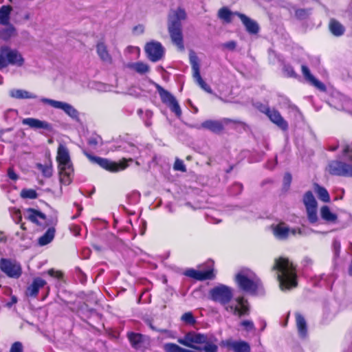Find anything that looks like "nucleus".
Wrapping results in <instances>:
<instances>
[{
  "instance_id": "nucleus-1",
  "label": "nucleus",
  "mask_w": 352,
  "mask_h": 352,
  "mask_svg": "<svg viewBox=\"0 0 352 352\" xmlns=\"http://www.w3.org/2000/svg\"><path fill=\"white\" fill-rule=\"evenodd\" d=\"M209 295L212 300L220 303L228 313L239 317L249 314L248 302L243 297L236 298V304L230 303L233 293L228 286L225 285L216 286L209 291Z\"/></svg>"
},
{
  "instance_id": "nucleus-2",
  "label": "nucleus",
  "mask_w": 352,
  "mask_h": 352,
  "mask_svg": "<svg viewBox=\"0 0 352 352\" xmlns=\"http://www.w3.org/2000/svg\"><path fill=\"white\" fill-rule=\"evenodd\" d=\"M272 270L276 271L277 279L281 290H289L297 287L296 267L287 258H276Z\"/></svg>"
},
{
  "instance_id": "nucleus-3",
  "label": "nucleus",
  "mask_w": 352,
  "mask_h": 352,
  "mask_svg": "<svg viewBox=\"0 0 352 352\" xmlns=\"http://www.w3.org/2000/svg\"><path fill=\"white\" fill-rule=\"evenodd\" d=\"M186 17L185 10L182 8L170 10L168 16V30L171 41L181 51L184 50L181 21Z\"/></svg>"
},
{
  "instance_id": "nucleus-4",
  "label": "nucleus",
  "mask_w": 352,
  "mask_h": 352,
  "mask_svg": "<svg viewBox=\"0 0 352 352\" xmlns=\"http://www.w3.org/2000/svg\"><path fill=\"white\" fill-rule=\"evenodd\" d=\"M58 164L60 181L65 185H69L73 179L74 168L68 148L63 144H60L56 155Z\"/></svg>"
},
{
  "instance_id": "nucleus-5",
  "label": "nucleus",
  "mask_w": 352,
  "mask_h": 352,
  "mask_svg": "<svg viewBox=\"0 0 352 352\" xmlns=\"http://www.w3.org/2000/svg\"><path fill=\"white\" fill-rule=\"evenodd\" d=\"M236 281L242 290L251 294H256L261 287V280L249 270L239 272L236 276Z\"/></svg>"
},
{
  "instance_id": "nucleus-6",
  "label": "nucleus",
  "mask_w": 352,
  "mask_h": 352,
  "mask_svg": "<svg viewBox=\"0 0 352 352\" xmlns=\"http://www.w3.org/2000/svg\"><path fill=\"white\" fill-rule=\"evenodd\" d=\"M25 63V58L21 53L16 49H12L8 45L0 47V69L8 65L22 67Z\"/></svg>"
},
{
  "instance_id": "nucleus-7",
  "label": "nucleus",
  "mask_w": 352,
  "mask_h": 352,
  "mask_svg": "<svg viewBox=\"0 0 352 352\" xmlns=\"http://www.w3.org/2000/svg\"><path fill=\"white\" fill-rule=\"evenodd\" d=\"M84 153L91 162L97 164L100 167L111 172H118L124 170L128 167L127 162L133 161L131 158L129 160L123 159L121 162L117 163L106 158L93 156L86 151H84Z\"/></svg>"
},
{
  "instance_id": "nucleus-8",
  "label": "nucleus",
  "mask_w": 352,
  "mask_h": 352,
  "mask_svg": "<svg viewBox=\"0 0 352 352\" xmlns=\"http://www.w3.org/2000/svg\"><path fill=\"white\" fill-rule=\"evenodd\" d=\"M0 270L8 278L18 279L23 273L21 263L15 259L1 258L0 259Z\"/></svg>"
},
{
  "instance_id": "nucleus-9",
  "label": "nucleus",
  "mask_w": 352,
  "mask_h": 352,
  "mask_svg": "<svg viewBox=\"0 0 352 352\" xmlns=\"http://www.w3.org/2000/svg\"><path fill=\"white\" fill-rule=\"evenodd\" d=\"M206 334L197 333L193 331L186 333L184 337L179 338L177 342L186 346L196 349L201 350V345L206 342Z\"/></svg>"
},
{
  "instance_id": "nucleus-10",
  "label": "nucleus",
  "mask_w": 352,
  "mask_h": 352,
  "mask_svg": "<svg viewBox=\"0 0 352 352\" xmlns=\"http://www.w3.org/2000/svg\"><path fill=\"white\" fill-rule=\"evenodd\" d=\"M189 60L192 67V77L199 86L209 94L212 93L211 87L203 80L200 74L199 60L193 50L189 52Z\"/></svg>"
},
{
  "instance_id": "nucleus-11",
  "label": "nucleus",
  "mask_w": 352,
  "mask_h": 352,
  "mask_svg": "<svg viewBox=\"0 0 352 352\" xmlns=\"http://www.w3.org/2000/svg\"><path fill=\"white\" fill-rule=\"evenodd\" d=\"M156 89L162 102L168 106L177 118H180L182 116V109L175 97L159 85H156Z\"/></svg>"
},
{
  "instance_id": "nucleus-12",
  "label": "nucleus",
  "mask_w": 352,
  "mask_h": 352,
  "mask_svg": "<svg viewBox=\"0 0 352 352\" xmlns=\"http://www.w3.org/2000/svg\"><path fill=\"white\" fill-rule=\"evenodd\" d=\"M327 170L332 175L352 177V165L340 160L331 161Z\"/></svg>"
},
{
  "instance_id": "nucleus-13",
  "label": "nucleus",
  "mask_w": 352,
  "mask_h": 352,
  "mask_svg": "<svg viewBox=\"0 0 352 352\" xmlns=\"http://www.w3.org/2000/svg\"><path fill=\"white\" fill-rule=\"evenodd\" d=\"M144 51L149 60L155 63L164 58L165 49L161 43L155 41L148 42L144 47Z\"/></svg>"
},
{
  "instance_id": "nucleus-14",
  "label": "nucleus",
  "mask_w": 352,
  "mask_h": 352,
  "mask_svg": "<svg viewBox=\"0 0 352 352\" xmlns=\"http://www.w3.org/2000/svg\"><path fill=\"white\" fill-rule=\"evenodd\" d=\"M41 102L44 104H49L55 109H61L72 119L79 120L78 111L69 103L46 98H41Z\"/></svg>"
},
{
  "instance_id": "nucleus-15",
  "label": "nucleus",
  "mask_w": 352,
  "mask_h": 352,
  "mask_svg": "<svg viewBox=\"0 0 352 352\" xmlns=\"http://www.w3.org/2000/svg\"><path fill=\"white\" fill-rule=\"evenodd\" d=\"M127 338L132 346L136 350L145 351L150 345L149 338L141 333L129 332Z\"/></svg>"
},
{
  "instance_id": "nucleus-16",
  "label": "nucleus",
  "mask_w": 352,
  "mask_h": 352,
  "mask_svg": "<svg viewBox=\"0 0 352 352\" xmlns=\"http://www.w3.org/2000/svg\"><path fill=\"white\" fill-rule=\"evenodd\" d=\"M184 274L197 280H212L215 277L213 269H210L206 271L188 269L184 272Z\"/></svg>"
},
{
  "instance_id": "nucleus-17",
  "label": "nucleus",
  "mask_w": 352,
  "mask_h": 352,
  "mask_svg": "<svg viewBox=\"0 0 352 352\" xmlns=\"http://www.w3.org/2000/svg\"><path fill=\"white\" fill-rule=\"evenodd\" d=\"M274 234L279 239H285L289 234H301V230L299 228L290 229L285 223H280L274 228Z\"/></svg>"
},
{
  "instance_id": "nucleus-18",
  "label": "nucleus",
  "mask_w": 352,
  "mask_h": 352,
  "mask_svg": "<svg viewBox=\"0 0 352 352\" xmlns=\"http://www.w3.org/2000/svg\"><path fill=\"white\" fill-rule=\"evenodd\" d=\"M234 14L241 19L248 33L251 34H256L259 32L260 28L256 21L249 18L245 14L238 12H235Z\"/></svg>"
},
{
  "instance_id": "nucleus-19",
  "label": "nucleus",
  "mask_w": 352,
  "mask_h": 352,
  "mask_svg": "<svg viewBox=\"0 0 352 352\" xmlns=\"http://www.w3.org/2000/svg\"><path fill=\"white\" fill-rule=\"evenodd\" d=\"M223 344L228 349L232 350L234 352H250V346L245 341L226 340L223 342Z\"/></svg>"
},
{
  "instance_id": "nucleus-20",
  "label": "nucleus",
  "mask_w": 352,
  "mask_h": 352,
  "mask_svg": "<svg viewBox=\"0 0 352 352\" xmlns=\"http://www.w3.org/2000/svg\"><path fill=\"white\" fill-rule=\"evenodd\" d=\"M46 284L47 282L41 278L36 277L34 278L32 283L27 287L25 295L28 297L36 298L40 289L43 288Z\"/></svg>"
},
{
  "instance_id": "nucleus-21",
  "label": "nucleus",
  "mask_w": 352,
  "mask_h": 352,
  "mask_svg": "<svg viewBox=\"0 0 352 352\" xmlns=\"http://www.w3.org/2000/svg\"><path fill=\"white\" fill-rule=\"evenodd\" d=\"M96 52L100 60L106 63H112V56L110 54L107 45L103 41H100L96 45Z\"/></svg>"
},
{
  "instance_id": "nucleus-22",
  "label": "nucleus",
  "mask_w": 352,
  "mask_h": 352,
  "mask_svg": "<svg viewBox=\"0 0 352 352\" xmlns=\"http://www.w3.org/2000/svg\"><path fill=\"white\" fill-rule=\"evenodd\" d=\"M269 119L280 129L286 131L288 129L287 121L281 116L280 112L274 109L270 110L267 116Z\"/></svg>"
},
{
  "instance_id": "nucleus-23",
  "label": "nucleus",
  "mask_w": 352,
  "mask_h": 352,
  "mask_svg": "<svg viewBox=\"0 0 352 352\" xmlns=\"http://www.w3.org/2000/svg\"><path fill=\"white\" fill-rule=\"evenodd\" d=\"M302 73L307 81H308L310 84L317 87L318 89L321 91H325L326 87L325 85L317 80L311 74L309 69L306 65H302L301 67Z\"/></svg>"
},
{
  "instance_id": "nucleus-24",
  "label": "nucleus",
  "mask_w": 352,
  "mask_h": 352,
  "mask_svg": "<svg viewBox=\"0 0 352 352\" xmlns=\"http://www.w3.org/2000/svg\"><path fill=\"white\" fill-rule=\"evenodd\" d=\"M201 127L208 129L214 133H221L224 127L223 123L219 120H207L201 123Z\"/></svg>"
},
{
  "instance_id": "nucleus-25",
  "label": "nucleus",
  "mask_w": 352,
  "mask_h": 352,
  "mask_svg": "<svg viewBox=\"0 0 352 352\" xmlns=\"http://www.w3.org/2000/svg\"><path fill=\"white\" fill-rule=\"evenodd\" d=\"M296 327L299 336L305 338L307 336V324L304 316L297 312L295 314Z\"/></svg>"
},
{
  "instance_id": "nucleus-26",
  "label": "nucleus",
  "mask_w": 352,
  "mask_h": 352,
  "mask_svg": "<svg viewBox=\"0 0 352 352\" xmlns=\"http://www.w3.org/2000/svg\"><path fill=\"white\" fill-rule=\"evenodd\" d=\"M22 123L25 125H28L30 127L33 129H43L48 130L51 127L48 122L32 118L23 119Z\"/></svg>"
},
{
  "instance_id": "nucleus-27",
  "label": "nucleus",
  "mask_w": 352,
  "mask_h": 352,
  "mask_svg": "<svg viewBox=\"0 0 352 352\" xmlns=\"http://www.w3.org/2000/svg\"><path fill=\"white\" fill-rule=\"evenodd\" d=\"M25 212L28 214L26 218L29 221L34 223H36V225H41V223L38 221V219H41L42 220L46 219V215L44 213L36 209L29 208L26 209Z\"/></svg>"
},
{
  "instance_id": "nucleus-28",
  "label": "nucleus",
  "mask_w": 352,
  "mask_h": 352,
  "mask_svg": "<svg viewBox=\"0 0 352 352\" xmlns=\"http://www.w3.org/2000/svg\"><path fill=\"white\" fill-rule=\"evenodd\" d=\"M12 8L10 6H3L0 8V25H9L10 20V14Z\"/></svg>"
},
{
  "instance_id": "nucleus-29",
  "label": "nucleus",
  "mask_w": 352,
  "mask_h": 352,
  "mask_svg": "<svg viewBox=\"0 0 352 352\" xmlns=\"http://www.w3.org/2000/svg\"><path fill=\"white\" fill-rule=\"evenodd\" d=\"M11 97L17 99H35L37 96L23 89H12L10 92Z\"/></svg>"
},
{
  "instance_id": "nucleus-30",
  "label": "nucleus",
  "mask_w": 352,
  "mask_h": 352,
  "mask_svg": "<svg viewBox=\"0 0 352 352\" xmlns=\"http://www.w3.org/2000/svg\"><path fill=\"white\" fill-rule=\"evenodd\" d=\"M321 218L327 222L334 223L336 221L338 217L336 214L331 212L330 208L327 206H323L320 208Z\"/></svg>"
},
{
  "instance_id": "nucleus-31",
  "label": "nucleus",
  "mask_w": 352,
  "mask_h": 352,
  "mask_svg": "<svg viewBox=\"0 0 352 352\" xmlns=\"http://www.w3.org/2000/svg\"><path fill=\"white\" fill-rule=\"evenodd\" d=\"M6 26V28L0 30V38L6 41L16 34V30L14 25L10 23Z\"/></svg>"
},
{
  "instance_id": "nucleus-32",
  "label": "nucleus",
  "mask_w": 352,
  "mask_h": 352,
  "mask_svg": "<svg viewBox=\"0 0 352 352\" xmlns=\"http://www.w3.org/2000/svg\"><path fill=\"white\" fill-rule=\"evenodd\" d=\"M203 344L204 346H201V349L200 351H204V352H217L218 351L217 339L214 338H209L206 336V342Z\"/></svg>"
},
{
  "instance_id": "nucleus-33",
  "label": "nucleus",
  "mask_w": 352,
  "mask_h": 352,
  "mask_svg": "<svg viewBox=\"0 0 352 352\" xmlns=\"http://www.w3.org/2000/svg\"><path fill=\"white\" fill-rule=\"evenodd\" d=\"M55 228L52 227L45 232L43 235L39 237L38 242L41 246L45 245L50 243L54 238L55 236Z\"/></svg>"
},
{
  "instance_id": "nucleus-34",
  "label": "nucleus",
  "mask_w": 352,
  "mask_h": 352,
  "mask_svg": "<svg viewBox=\"0 0 352 352\" xmlns=\"http://www.w3.org/2000/svg\"><path fill=\"white\" fill-rule=\"evenodd\" d=\"M329 30L331 32L336 36L342 35L345 31L344 27L336 19H331L330 21Z\"/></svg>"
},
{
  "instance_id": "nucleus-35",
  "label": "nucleus",
  "mask_w": 352,
  "mask_h": 352,
  "mask_svg": "<svg viewBox=\"0 0 352 352\" xmlns=\"http://www.w3.org/2000/svg\"><path fill=\"white\" fill-rule=\"evenodd\" d=\"M302 201L306 209L317 208L318 206L317 201L311 191H307L304 195Z\"/></svg>"
},
{
  "instance_id": "nucleus-36",
  "label": "nucleus",
  "mask_w": 352,
  "mask_h": 352,
  "mask_svg": "<svg viewBox=\"0 0 352 352\" xmlns=\"http://www.w3.org/2000/svg\"><path fill=\"white\" fill-rule=\"evenodd\" d=\"M129 67L134 69L137 73L140 74H144L150 71V67L148 64L143 62H137L132 63Z\"/></svg>"
},
{
  "instance_id": "nucleus-37",
  "label": "nucleus",
  "mask_w": 352,
  "mask_h": 352,
  "mask_svg": "<svg viewBox=\"0 0 352 352\" xmlns=\"http://www.w3.org/2000/svg\"><path fill=\"white\" fill-rule=\"evenodd\" d=\"M315 191L320 200L325 203H328L330 201V196L326 188L318 184H316Z\"/></svg>"
},
{
  "instance_id": "nucleus-38",
  "label": "nucleus",
  "mask_w": 352,
  "mask_h": 352,
  "mask_svg": "<svg viewBox=\"0 0 352 352\" xmlns=\"http://www.w3.org/2000/svg\"><path fill=\"white\" fill-rule=\"evenodd\" d=\"M36 168L40 170L45 177H50L53 174V168L51 163L47 164H37Z\"/></svg>"
},
{
  "instance_id": "nucleus-39",
  "label": "nucleus",
  "mask_w": 352,
  "mask_h": 352,
  "mask_svg": "<svg viewBox=\"0 0 352 352\" xmlns=\"http://www.w3.org/2000/svg\"><path fill=\"white\" fill-rule=\"evenodd\" d=\"M234 13L232 12L228 8L223 7L219 10L218 16L226 22L230 23L232 21V15H235Z\"/></svg>"
},
{
  "instance_id": "nucleus-40",
  "label": "nucleus",
  "mask_w": 352,
  "mask_h": 352,
  "mask_svg": "<svg viewBox=\"0 0 352 352\" xmlns=\"http://www.w3.org/2000/svg\"><path fill=\"white\" fill-rule=\"evenodd\" d=\"M21 197L23 199H34L38 197V193L34 189L23 188L21 191Z\"/></svg>"
},
{
  "instance_id": "nucleus-41",
  "label": "nucleus",
  "mask_w": 352,
  "mask_h": 352,
  "mask_svg": "<svg viewBox=\"0 0 352 352\" xmlns=\"http://www.w3.org/2000/svg\"><path fill=\"white\" fill-rule=\"evenodd\" d=\"M307 218L310 223H314L318 221L317 208L306 209Z\"/></svg>"
},
{
  "instance_id": "nucleus-42",
  "label": "nucleus",
  "mask_w": 352,
  "mask_h": 352,
  "mask_svg": "<svg viewBox=\"0 0 352 352\" xmlns=\"http://www.w3.org/2000/svg\"><path fill=\"white\" fill-rule=\"evenodd\" d=\"M165 352H182L183 348L174 343H166L164 345Z\"/></svg>"
},
{
  "instance_id": "nucleus-43",
  "label": "nucleus",
  "mask_w": 352,
  "mask_h": 352,
  "mask_svg": "<svg viewBox=\"0 0 352 352\" xmlns=\"http://www.w3.org/2000/svg\"><path fill=\"white\" fill-rule=\"evenodd\" d=\"M310 14V9L300 8L296 10L295 12V16H296V18L300 20L307 19Z\"/></svg>"
},
{
  "instance_id": "nucleus-44",
  "label": "nucleus",
  "mask_w": 352,
  "mask_h": 352,
  "mask_svg": "<svg viewBox=\"0 0 352 352\" xmlns=\"http://www.w3.org/2000/svg\"><path fill=\"white\" fill-rule=\"evenodd\" d=\"M283 72L285 75L288 77H296L297 74H296L294 68L289 65H285L283 67Z\"/></svg>"
},
{
  "instance_id": "nucleus-45",
  "label": "nucleus",
  "mask_w": 352,
  "mask_h": 352,
  "mask_svg": "<svg viewBox=\"0 0 352 352\" xmlns=\"http://www.w3.org/2000/svg\"><path fill=\"white\" fill-rule=\"evenodd\" d=\"M255 107L259 111L265 113L266 116H267L271 110V109L267 105L259 102L256 103Z\"/></svg>"
},
{
  "instance_id": "nucleus-46",
  "label": "nucleus",
  "mask_w": 352,
  "mask_h": 352,
  "mask_svg": "<svg viewBox=\"0 0 352 352\" xmlns=\"http://www.w3.org/2000/svg\"><path fill=\"white\" fill-rule=\"evenodd\" d=\"M23 347L20 342H15L10 347L9 352H23Z\"/></svg>"
},
{
  "instance_id": "nucleus-47",
  "label": "nucleus",
  "mask_w": 352,
  "mask_h": 352,
  "mask_svg": "<svg viewBox=\"0 0 352 352\" xmlns=\"http://www.w3.org/2000/svg\"><path fill=\"white\" fill-rule=\"evenodd\" d=\"M174 169L176 170H180L182 172H186V168L184 164V162L180 160H176L174 164Z\"/></svg>"
},
{
  "instance_id": "nucleus-48",
  "label": "nucleus",
  "mask_w": 352,
  "mask_h": 352,
  "mask_svg": "<svg viewBox=\"0 0 352 352\" xmlns=\"http://www.w3.org/2000/svg\"><path fill=\"white\" fill-rule=\"evenodd\" d=\"M182 319L188 323V324H192L195 323V320L192 316V314L190 313V312H188V313H185L182 317Z\"/></svg>"
},
{
  "instance_id": "nucleus-49",
  "label": "nucleus",
  "mask_w": 352,
  "mask_h": 352,
  "mask_svg": "<svg viewBox=\"0 0 352 352\" xmlns=\"http://www.w3.org/2000/svg\"><path fill=\"white\" fill-rule=\"evenodd\" d=\"M241 325L247 331L254 329V324L251 320H243L241 322Z\"/></svg>"
},
{
  "instance_id": "nucleus-50",
  "label": "nucleus",
  "mask_w": 352,
  "mask_h": 352,
  "mask_svg": "<svg viewBox=\"0 0 352 352\" xmlns=\"http://www.w3.org/2000/svg\"><path fill=\"white\" fill-rule=\"evenodd\" d=\"M221 121L223 123V126L224 124H230V123L235 124H239V125H241V126L245 125V123L243 122L242 121L237 120H232V119H230V118H223Z\"/></svg>"
},
{
  "instance_id": "nucleus-51",
  "label": "nucleus",
  "mask_w": 352,
  "mask_h": 352,
  "mask_svg": "<svg viewBox=\"0 0 352 352\" xmlns=\"http://www.w3.org/2000/svg\"><path fill=\"white\" fill-rule=\"evenodd\" d=\"M343 155L348 156V160L352 162V149L348 144H346L343 148Z\"/></svg>"
},
{
  "instance_id": "nucleus-52",
  "label": "nucleus",
  "mask_w": 352,
  "mask_h": 352,
  "mask_svg": "<svg viewBox=\"0 0 352 352\" xmlns=\"http://www.w3.org/2000/svg\"><path fill=\"white\" fill-rule=\"evenodd\" d=\"M292 182V175L289 173L285 174L283 177V184L285 188H288Z\"/></svg>"
},
{
  "instance_id": "nucleus-53",
  "label": "nucleus",
  "mask_w": 352,
  "mask_h": 352,
  "mask_svg": "<svg viewBox=\"0 0 352 352\" xmlns=\"http://www.w3.org/2000/svg\"><path fill=\"white\" fill-rule=\"evenodd\" d=\"M223 46L230 50H234L236 47V43L234 41H230L227 43H225Z\"/></svg>"
},
{
  "instance_id": "nucleus-54",
  "label": "nucleus",
  "mask_w": 352,
  "mask_h": 352,
  "mask_svg": "<svg viewBox=\"0 0 352 352\" xmlns=\"http://www.w3.org/2000/svg\"><path fill=\"white\" fill-rule=\"evenodd\" d=\"M8 175L9 178L12 180H16L18 179L17 174L14 172V170L12 168H8Z\"/></svg>"
},
{
  "instance_id": "nucleus-55",
  "label": "nucleus",
  "mask_w": 352,
  "mask_h": 352,
  "mask_svg": "<svg viewBox=\"0 0 352 352\" xmlns=\"http://www.w3.org/2000/svg\"><path fill=\"white\" fill-rule=\"evenodd\" d=\"M98 139H99V138H98V137H91L88 140L89 145L94 146L98 145Z\"/></svg>"
},
{
  "instance_id": "nucleus-56",
  "label": "nucleus",
  "mask_w": 352,
  "mask_h": 352,
  "mask_svg": "<svg viewBox=\"0 0 352 352\" xmlns=\"http://www.w3.org/2000/svg\"><path fill=\"white\" fill-rule=\"evenodd\" d=\"M133 32L138 34H142L144 32V27L141 25L134 27Z\"/></svg>"
},
{
  "instance_id": "nucleus-57",
  "label": "nucleus",
  "mask_w": 352,
  "mask_h": 352,
  "mask_svg": "<svg viewBox=\"0 0 352 352\" xmlns=\"http://www.w3.org/2000/svg\"><path fill=\"white\" fill-rule=\"evenodd\" d=\"M16 215L17 216V219H18L16 223H19L21 221V220H22V216H21V212H20L19 210H17L16 212Z\"/></svg>"
},
{
  "instance_id": "nucleus-58",
  "label": "nucleus",
  "mask_w": 352,
  "mask_h": 352,
  "mask_svg": "<svg viewBox=\"0 0 352 352\" xmlns=\"http://www.w3.org/2000/svg\"><path fill=\"white\" fill-rule=\"evenodd\" d=\"M30 19V13H27L25 14L24 16V19L25 20H29Z\"/></svg>"
},
{
  "instance_id": "nucleus-59",
  "label": "nucleus",
  "mask_w": 352,
  "mask_h": 352,
  "mask_svg": "<svg viewBox=\"0 0 352 352\" xmlns=\"http://www.w3.org/2000/svg\"><path fill=\"white\" fill-rule=\"evenodd\" d=\"M338 148V145H336L335 146H331L329 148V150L331 151H334L336 150H337Z\"/></svg>"
},
{
  "instance_id": "nucleus-60",
  "label": "nucleus",
  "mask_w": 352,
  "mask_h": 352,
  "mask_svg": "<svg viewBox=\"0 0 352 352\" xmlns=\"http://www.w3.org/2000/svg\"><path fill=\"white\" fill-rule=\"evenodd\" d=\"M48 274L51 276H53L54 274V270H50L48 271Z\"/></svg>"
},
{
  "instance_id": "nucleus-61",
  "label": "nucleus",
  "mask_w": 352,
  "mask_h": 352,
  "mask_svg": "<svg viewBox=\"0 0 352 352\" xmlns=\"http://www.w3.org/2000/svg\"><path fill=\"white\" fill-rule=\"evenodd\" d=\"M152 114H153V113H152V112H151V111H146V115H147L148 116H152Z\"/></svg>"
},
{
  "instance_id": "nucleus-62",
  "label": "nucleus",
  "mask_w": 352,
  "mask_h": 352,
  "mask_svg": "<svg viewBox=\"0 0 352 352\" xmlns=\"http://www.w3.org/2000/svg\"><path fill=\"white\" fill-rule=\"evenodd\" d=\"M21 229H23V230H26V228L25 227V224H24V223H21Z\"/></svg>"
},
{
  "instance_id": "nucleus-63",
  "label": "nucleus",
  "mask_w": 352,
  "mask_h": 352,
  "mask_svg": "<svg viewBox=\"0 0 352 352\" xmlns=\"http://www.w3.org/2000/svg\"><path fill=\"white\" fill-rule=\"evenodd\" d=\"M149 326L152 329L155 330V328L152 325L151 323L149 324Z\"/></svg>"
},
{
  "instance_id": "nucleus-64",
  "label": "nucleus",
  "mask_w": 352,
  "mask_h": 352,
  "mask_svg": "<svg viewBox=\"0 0 352 352\" xmlns=\"http://www.w3.org/2000/svg\"><path fill=\"white\" fill-rule=\"evenodd\" d=\"M78 207V210L80 211L82 208L81 207H80L78 205H77Z\"/></svg>"
}]
</instances>
